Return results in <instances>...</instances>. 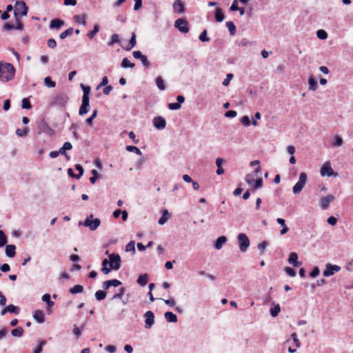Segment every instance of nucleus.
<instances>
[{
  "instance_id": "nucleus-46",
  "label": "nucleus",
  "mask_w": 353,
  "mask_h": 353,
  "mask_svg": "<svg viewBox=\"0 0 353 353\" xmlns=\"http://www.w3.org/2000/svg\"><path fill=\"white\" fill-rule=\"evenodd\" d=\"M126 150L131 152H134L138 155H141V151L136 146L128 145L126 146Z\"/></svg>"
},
{
  "instance_id": "nucleus-40",
  "label": "nucleus",
  "mask_w": 353,
  "mask_h": 353,
  "mask_svg": "<svg viewBox=\"0 0 353 353\" xmlns=\"http://www.w3.org/2000/svg\"><path fill=\"white\" fill-rule=\"evenodd\" d=\"M343 139L339 135H336L334 137V142L332 143V145L334 147H340L343 145Z\"/></svg>"
},
{
  "instance_id": "nucleus-11",
  "label": "nucleus",
  "mask_w": 353,
  "mask_h": 353,
  "mask_svg": "<svg viewBox=\"0 0 353 353\" xmlns=\"http://www.w3.org/2000/svg\"><path fill=\"white\" fill-rule=\"evenodd\" d=\"M68 100V97L66 94L63 93H59L55 97L54 100L53 101V104L61 107H64L66 105Z\"/></svg>"
},
{
  "instance_id": "nucleus-52",
  "label": "nucleus",
  "mask_w": 353,
  "mask_h": 353,
  "mask_svg": "<svg viewBox=\"0 0 353 353\" xmlns=\"http://www.w3.org/2000/svg\"><path fill=\"white\" fill-rule=\"evenodd\" d=\"M199 39L203 42H208L210 41V38L207 35V30H204L199 35Z\"/></svg>"
},
{
  "instance_id": "nucleus-55",
  "label": "nucleus",
  "mask_w": 353,
  "mask_h": 353,
  "mask_svg": "<svg viewBox=\"0 0 353 353\" xmlns=\"http://www.w3.org/2000/svg\"><path fill=\"white\" fill-rule=\"evenodd\" d=\"M156 84L158 88H165L164 81L160 76L156 78Z\"/></svg>"
},
{
  "instance_id": "nucleus-8",
  "label": "nucleus",
  "mask_w": 353,
  "mask_h": 353,
  "mask_svg": "<svg viewBox=\"0 0 353 353\" xmlns=\"http://www.w3.org/2000/svg\"><path fill=\"white\" fill-rule=\"evenodd\" d=\"M321 174L322 176H327L337 175V174H334V172L332 168L331 167V163L330 161H327L323 165V166L321 168Z\"/></svg>"
},
{
  "instance_id": "nucleus-37",
  "label": "nucleus",
  "mask_w": 353,
  "mask_h": 353,
  "mask_svg": "<svg viewBox=\"0 0 353 353\" xmlns=\"http://www.w3.org/2000/svg\"><path fill=\"white\" fill-rule=\"evenodd\" d=\"M42 301L46 302L49 307L54 305V302L50 300V295L49 294H45L42 296Z\"/></svg>"
},
{
  "instance_id": "nucleus-50",
  "label": "nucleus",
  "mask_w": 353,
  "mask_h": 353,
  "mask_svg": "<svg viewBox=\"0 0 353 353\" xmlns=\"http://www.w3.org/2000/svg\"><path fill=\"white\" fill-rule=\"evenodd\" d=\"M308 83L310 85L309 88H316L317 81H316V79L312 75H311L310 77V78L308 79Z\"/></svg>"
},
{
  "instance_id": "nucleus-12",
  "label": "nucleus",
  "mask_w": 353,
  "mask_h": 353,
  "mask_svg": "<svg viewBox=\"0 0 353 353\" xmlns=\"http://www.w3.org/2000/svg\"><path fill=\"white\" fill-rule=\"evenodd\" d=\"M341 267L337 265L327 264L326 270L323 272L324 276H330L333 275L335 272H339Z\"/></svg>"
},
{
  "instance_id": "nucleus-27",
  "label": "nucleus",
  "mask_w": 353,
  "mask_h": 353,
  "mask_svg": "<svg viewBox=\"0 0 353 353\" xmlns=\"http://www.w3.org/2000/svg\"><path fill=\"white\" fill-rule=\"evenodd\" d=\"M121 43V39L118 34H113L110 40L108 43V46H112L114 43Z\"/></svg>"
},
{
  "instance_id": "nucleus-43",
  "label": "nucleus",
  "mask_w": 353,
  "mask_h": 353,
  "mask_svg": "<svg viewBox=\"0 0 353 353\" xmlns=\"http://www.w3.org/2000/svg\"><path fill=\"white\" fill-rule=\"evenodd\" d=\"M106 296V292L103 290H98L95 292L96 299L98 301L103 300Z\"/></svg>"
},
{
  "instance_id": "nucleus-3",
  "label": "nucleus",
  "mask_w": 353,
  "mask_h": 353,
  "mask_svg": "<svg viewBox=\"0 0 353 353\" xmlns=\"http://www.w3.org/2000/svg\"><path fill=\"white\" fill-rule=\"evenodd\" d=\"M28 11V7L24 1H17L15 3V10L14 15L15 18H18L19 15L26 16Z\"/></svg>"
},
{
  "instance_id": "nucleus-58",
  "label": "nucleus",
  "mask_w": 353,
  "mask_h": 353,
  "mask_svg": "<svg viewBox=\"0 0 353 353\" xmlns=\"http://www.w3.org/2000/svg\"><path fill=\"white\" fill-rule=\"evenodd\" d=\"M284 270L286 272V274H288L290 276L293 277L296 276V271L290 267H285Z\"/></svg>"
},
{
  "instance_id": "nucleus-64",
  "label": "nucleus",
  "mask_w": 353,
  "mask_h": 353,
  "mask_svg": "<svg viewBox=\"0 0 353 353\" xmlns=\"http://www.w3.org/2000/svg\"><path fill=\"white\" fill-rule=\"evenodd\" d=\"M262 185H263V179L262 178H259L256 180H255L254 186V188L255 189L260 188L262 187Z\"/></svg>"
},
{
  "instance_id": "nucleus-22",
  "label": "nucleus",
  "mask_w": 353,
  "mask_h": 353,
  "mask_svg": "<svg viewBox=\"0 0 353 353\" xmlns=\"http://www.w3.org/2000/svg\"><path fill=\"white\" fill-rule=\"evenodd\" d=\"M226 241H227V237L226 236H219L216 239V242L214 243L215 248L216 250H220L222 248L223 245L224 243H225Z\"/></svg>"
},
{
  "instance_id": "nucleus-47",
  "label": "nucleus",
  "mask_w": 353,
  "mask_h": 353,
  "mask_svg": "<svg viewBox=\"0 0 353 353\" xmlns=\"http://www.w3.org/2000/svg\"><path fill=\"white\" fill-rule=\"evenodd\" d=\"M126 252H135V242L134 241H130L125 246Z\"/></svg>"
},
{
  "instance_id": "nucleus-15",
  "label": "nucleus",
  "mask_w": 353,
  "mask_h": 353,
  "mask_svg": "<svg viewBox=\"0 0 353 353\" xmlns=\"http://www.w3.org/2000/svg\"><path fill=\"white\" fill-rule=\"evenodd\" d=\"M334 200V196L332 194H329L327 196L323 197L320 201L321 208L323 210H326L328 208L330 203Z\"/></svg>"
},
{
  "instance_id": "nucleus-56",
  "label": "nucleus",
  "mask_w": 353,
  "mask_h": 353,
  "mask_svg": "<svg viewBox=\"0 0 353 353\" xmlns=\"http://www.w3.org/2000/svg\"><path fill=\"white\" fill-rule=\"evenodd\" d=\"M181 105L179 104V103H170L168 104V108L170 110H177L181 108Z\"/></svg>"
},
{
  "instance_id": "nucleus-54",
  "label": "nucleus",
  "mask_w": 353,
  "mask_h": 353,
  "mask_svg": "<svg viewBox=\"0 0 353 353\" xmlns=\"http://www.w3.org/2000/svg\"><path fill=\"white\" fill-rule=\"evenodd\" d=\"M75 169L79 172V174L75 176V178L80 179L81 176L83 174V168L80 164H76Z\"/></svg>"
},
{
  "instance_id": "nucleus-29",
  "label": "nucleus",
  "mask_w": 353,
  "mask_h": 353,
  "mask_svg": "<svg viewBox=\"0 0 353 353\" xmlns=\"http://www.w3.org/2000/svg\"><path fill=\"white\" fill-rule=\"evenodd\" d=\"M74 21L77 23H82L83 25H86V14H83L81 15H75L74 17Z\"/></svg>"
},
{
  "instance_id": "nucleus-5",
  "label": "nucleus",
  "mask_w": 353,
  "mask_h": 353,
  "mask_svg": "<svg viewBox=\"0 0 353 353\" xmlns=\"http://www.w3.org/2000/svg\"><path fill=\"white\" fill-rule=\"evenodd\" d=\"M237 239L240 250L242 252L247 251L250 244L248 236L244 233H240L237 236Z\"/></svg>"
},
{
  "instance_id": "nucleus-19",
  "label": "nucleus",
  "mask_w": 353,
  "mask_h": 353,
  "mask_svg": "<svg viewBox=\"0 0 353 353\" xmlns=\"http://www.w3.org/2000/svg\"><path fill=\"white\" fill-rule=\"evenodd\" d=\"M214 17L216 22H222L225 19V14L221 8H216L214 12Z\"/></svg>"
},
{
  "instance_id": "nucleus-7",
  "label": "nucleus",
  "mask_w": 353,
  "mask_h": 353,
  "mask_svg": "<svg viewBox=\"0 0 353 353\" xmlns=\"http://www.w3.org/2000/svg\"><path fill=\"white\" fill-rule=\"evenodd\" d=\"M110 259V266L114 270H118L121 268V257L118 254L112 253L108 255Z\"/></svg>"
},
{
  "instance_id": "nucleus-9",
  "label": "nucleus",
  "mask_w": 353,
  "mask_h": 353,
  "mask_svg": "<svg viewBox=\"0 0 353 353\" xmlns=\"http://www.w3.org/2000/svg\"><path fill=\"white\" fill-rule=\"evenodd\" d=\"M101 220L98 218L94 219H85L83 225L88 228L91 231H94L100 225Z\"/></svg>"
},
{
  "instance_id": "nucleus-36",
  "label": "nucleus",
  "mask_w": 353,
  "mask_h": 353,
  "mask_svg": "<svg viewBox=\"0 0 353 353\" xmlns=\"http://www.w3.org/2000/svg\"><path fill=\"white\" fill-rule=\"evenodd\" d=\"M74 32L73 28H69L66 30L63 31L59 34V37L61 39H65L68 36L71 35Z\"/></svg>"
},
{
  "instance_id": "nucleus-26",
  "label": "nucleus",
  "mask_w": 353,
  "mask_h": 353,
  "mask_svg": "<svg viewBox=\"0 0 353 353\" xmlns=\"http://www.w3.org/2000/svg\"><path fill=\"white\" fill-rule=\"evenodd\" d=\"M148 282V274H143L139 276L137 279V283L141 286H145Z\"/></svg>"
},
{
  "instance_id": "nucleus-34",
  "label": "nucleus",
  "mask_w": 353,
  "mask_h": 353,
  "mask_svg": "<svg viewBox=\"0 0 353 353\" xmlns=\"http://www.w3.org/2000/svg\"><path fill=\"white\" fill-rule=\"evenodd\" d=\"M121 66L124 68H132L134 67V64L133 63H131L128 58H124L121 61Z\"/></svg>"
},
{
  "instance_id": "nucleus-18",
  "label": "nucleus",
  "mask_w": 353,
  "mask_h": 353,
  "mask_svg": "<svg viewBox=\"0 0 353 353\" xmlns=\"http://www.w3.org/2000/svg\"><path fill=\"white\" fill-rule=\"evenodd\" d=\"M173 9L178 13H183L185 12V8L183 3L181 0H176L173 3Z\"/></svg>"
},
{
  "instance_id": "nucleus-23",
  "label": "nucleus",
  "mask_w": 353,
  "mask_h": 353,
  "mask_svg": "<svg viewBox=\"0 0 353 353\" xmlns=\"http://www.w3.org/2000/svg\"><path fill=\"white\" fill-rule=\"evenodd\" d=\"M165 319L168 322L176 323L177 321V316L172 312H166L164 314Z\"/></svg>"
},
{
  "instance_id": "nucleus-13",
  "label": "nucleus",
  "mask_w": 353,
  "mask_h": 353,
  "mask_svg": "<svg viewBox=\"0 0 353 353\" xmlns=\"http://www.w3.org/2000/svg\"><path fill=\"white\" fill-rule=\"evenodd\" d=\"M133 56L137 59H140L143 66L146 68L150 66V63L148 60V58L145 55L143 54L141 51H134Z\"/></svg>"
},
{
  "instance_id": "nucleus-30",
  "label": "nucleus",
  "mask_w": 353,
  "mask_h": 353,
  "mask_svg": "<svg viewBox=\"0 0 353 353\" xmlns=\"http://www.w3.org/2000/svg\"><path fill=\"white\" fill-rule=\"evenodd\" d=\"M169 212L167 210H163V214L161 218L159 219V224L163 225L165 223L168 219Z\"/></svg>"
},
{
  "instance_id": "nucleus-62",
  "label": "nucleus",
  "mask_w": 353,
  "mask_h": 353,
  "mask_svg": "<svg viewBox=\"0 0 353 353\" xmlns=\"http://www.w3.org/2000/svg\"><path fill=\"white\" fill-rule=\"evenodd\" d=\"M241 122L243 125L248 126L250 124V120L248 116H243L241 119Z\"/></svg>"
},
{
  "instance_id": "nucleus-21",
  "label": "nucleus",
  "mask_w": 353,
  "mask_h": 353,
  "mask_svg": "<svg viewBox=\"0 0 353 353\" xmlns=\"http://www.w3.org/2000/svg\"><path fill=\"white\" fill-rule=\"evenodd\" d=\"M16 247L14 245H8L6 247V254L8 257H14L15 256Z\"/></svg>"
},
{
  "instance_id": "nucleus-59",
  "label": "nucleus",
  "mask_w": 353,
  "mask_h": 353,
  "mask_svg": "<svg viewBox=\"0 0 353 353\" xmlns=\"http://www.w3.org/2000/svg\"><path fill=\"white\" fill-rule=\"evenodd\" d=\"M233 78V74L231 73H228L226 76V78L223 81L222 84L223 86H228L230 83V80Z\"/></svg>"
},
{
  "instance_id": "nucleus-4",
  "label": "nucleus",
  "mask_w": 353,
  "mask_h": 353,
  "mask_svg": "<svg viewBox=\"0 0 353 353\" xmlns=\"http://www.w3.org/2000/svg\"><path fill=\"white\" fill-rule=\"evenodd\" d=\"M307 179V175L305 172H301L299 175L298 182L293 187V192L296 194L301 192L304 188Z\"/></svg>"
},
{
  "instance_id": "nucleus-42",
  "label": "nucleus",
  "mask_w": 353,
  "mask_h": 353,
  "mask_svg": "<svg viewBox=\"0 0 353 353\" xmlns=\"http://www.w3.org/2000/svg\"><path fill=\"white\" fill-rule=\"evenodd\" d=\"M44 84L47 87L54 88L56 86L55 81H52L50 77H47L44 79Z\"/></svg>"
},
{
  "instance_id": "nucleus-24",
  "label": "nucleus",
  "mask_w": 353,
  "mask_h": 353,
  "mask_svg": "<svg viewBox=\"0 0 353 353\" xmlns=\"http://www.w3.org/2000/svg\"><path fill=\"white\" fill-rule=\"evenodd\" d=\"M276 222L281 225V228H283L280 231L281 234L283 235V234H286L288 232V231L289 230V228L285 225V220L281 218H278L276 219Z\"/></svg>"
},
{
  "instance_id": "nucleus-49",
  "label": "nucleus",
  "mask_w": 353,
  "mask_h": 353,
  "mask_svg": "<svg viewBox=\"0 0 353 353\" xmlns=\"http://www.w3.org/2000/svg\"><path fill=\"white\" fill-rule=\"evenodd\" d=\"M316 36L320 39H325L327 38V33L324 30H319L316 32Z\"/></svg>"
},
{
  "instance_id": "nucleus-44",
  "label": "nucleus",
  "mask_w": 353,
  "mask_h": 353,
  "mask_svg": "<svg viewBox=\"0 0 353 353\" xmlns=\"http://www.w3.org/2000/svg\"><path fill=\"white\" fill-rule=\"evenodd\" d=\"M6 310L10 313H14L16 314L19 313V308L14 305H9L6 307Z\"/></svg>"
},
{
  "instance_id": "nucleus-17",
  "label": "nucleus",
  "mask_w": 353,
  "mask_h": 353,
  "mask_svg": "<svg viewBox=\"0 0 353 353\" xmlns=\"http://www.w3.org/2000/svg\"><path fill=\"white\" fill-rule=\"evenodd\" d=\"M64 25V21L59 18L53 19L50 23V28L51 29H59L62 26Z\"/></svg>"
},
{
  "instance_id": "nucleus-63",
  "label": "nucleus",
  "mask_w": 353,
  "mask_h": 353,
  "mask_svg": "<svg viewBox=\"0 0 353 353\" xmlns=\"http://www.w3.org/2000/svg\"><path fill=\"white\" fill-rule=\"evenodd\" d=\"M291 336L296 345V347H299L301 346V343H300L299 339L297 338V334L296 333H292L291 334Z\"/></svg>"
},
{
  "instance_id": "nucleus-51",
  "label": "nucleus",
  "mask_w": 353,
  "mask_h": 353,
  "mask_svg": "<svg viewBox=\"0 0 353 353\" xmlns=\"http://www.w3.org/2000/svg\"><path fill=\"white\" fill-rule=\"evenodd\" d=\"M21 107L23 109H30L32 108L31 103L28 98L23 99Z\"/></svg>"
},
{
  "instance_id": "nucleus-45",
  "label": "nucleus",
  "mask_w": 353,
  "mask_h": 353,
  "mask_svg": "<svg viewBox=\"0 0 353 353\" xmlns=\"http://www.w3.org/2000/svg\"><path fill=\"white\" fill-rule=\"evenodd\" d=\"M92 176H91L90 178V181L91 183L94 184V183H95L96 181L98 179H99L100 174H99V172L96 170H92Z\"/></svg>"
},
{
  "instance_id": "nucleus-32",
  "label": "nucleus",
  "mask_w": 353,
  "mask_h": 353,
  "mask_svg": "<svg viewBox=\"0 0 353 353\" xmlns=\"http://www.w3.org/2000/svg\"><path fill=\"white\" fill-rule=\"evenodd\" d=\"M83 292V287L81 285H75L73 288L70 289V292L72 294L81 293Z\"/></svg>"
},
{
  "instance_id": "nucleus-57",
  "label": "nucleus",
  "mask_w": 353,
  "mask_h": 353,
  "mask_svg": "<svg viewBox=\"0 0 353 353\" xmlns=\"http://www.w3.org/2000/svg\"><path fill=\"white\" fill-rule=\"evenodd\" d=\"M268 246V242L265 241H262L261 243L258 245V249L261 251V254H263L264 253V250Z\"/></svg>"
},
{
  "instance_id": "nucleus-2",
  "label": "nucleus",
  "mask_w": 353,
  "mask_h": 353,
  "mask_svg": "<svg viewBox=\"0 0 353 353\" xmlns=\"http://www.w3.org/2000/svg\"><path fill=\"white\" fill-rule=\"evenodd\" d=\"M83 95L82 97V103L79 108V114L83 115L89 112L90 110V93L91 90H83Z\"/></svg>"
},
{
  "instance_id": "nucleus-53",
  "label": "nucleus",
  "mask_w": 353,
  "mask_h": 353,
  "mask_svg": "<svg viewBox=\"0 0 353 353\" xmlns=\"http://www.w3.org/2000/svg\"><path fill=\"white\" fill-rule=\"evenodd\" d=\"M29 130L28 129V128H25L23 130H21V129H17L16 130V134L19 136V137H26L27 136Z\"/></svg>"
},
{
  "instance_id": "nucleus-61",
  "label": "nucleus",
  "mask_w": 353,
  "mask_h": 353,
  "mask_svg": "<svg viewBox=\"0 0 353 353\" xmlns=\"http://www.w3.org/2000/svg\"><path fill=\"white\" fill-rule=\"evenodd\" d=\"M48 46L51 49L57 47V41L54 39H49L47 41Z\"/></svg>"
},
{
  "instance_id": "nucleus-25",
  "label": "nucleus",
  "mask_w": 353,
  "mask_h": 353,
  "mask_svg": "<svg viewBox=\"0 0 353 353\" xmlns=\"http://www.w3.org/2000/svg\"><path fill=\"white\" fill-rule=\"evenodd\" d=\"M33 317L39 323H42L45 321L43 312L41 310H37L33 314Z\"/></svg>"
},
{
  "instance_id": "nucleus-48",
  "label": "nucleus",
  "mask_w": 353,
  "mask_h": 353,
  "mask_svg": "<svg viewBox=\"0 0 353 353\" xmlns=\"http://www.w3.org/2000/svg\"><path fill=\"white\" fill-rule=\"evenodd\" d=\"M6 243L7 236L2 230H0V248L3 247Z\"/></svg>"
},
{
  "instance_id": "nucleus-10",
  "label": "nucleus",
  "mask_w": 353,
  "mask_h": 353,
  "mask_svg": "<svg viewBox=\"0 0 353 353\" xmlns=\"http://www.w3.org/2000/svg\"><path fill=\"white\" fill-rule=\"evenodd\" d=\"M145 318V327L150 329L154 323V314L153 312L149 310L147 311L144 314Z\"/></svg>"
},
{
  "instance_id": "nucleus-6",
  "label": "nucleus",
  "mask_w": 353,
  "mask_h": 353,
  "mask_svg": "<svg viewBox=\"0 0 353 353\" xmlns=\"http://www.w3.org/2000/svg\"><path fill=\"white\" fill-rule=\"evenodd\" d=\"M174 27L182 33L189 32L188 22L185 19L180 18L175 21Z\"/></svg>"
},
{
  "instance_id": "nucleus-35",
  "label": "nucleus",
  "mask_w": 353,
  "mask_h": 353,
  "mask_svg": "<svg viewBox=\"0 0 353 353\" xmlns=\"http://www.w3.org/2000/svg\"><path fill=\"white\" fill-rule=\"evenodd\" d=\"M108 83V79L107 77H103L100 83H99L96 88H101L103 86H106L105 88H113L112 85H107Z\"/></svg>"
},
{
  "instance_id": "nucleus-1",
  "label": "nucleus",
  "mask_w": 353,
  "mask_h": 353,
  "mask_svg": "<svg viewBox=\"0 0 353 353\" xmlns=\"http://www.w3.org/2000/svg\"><path fill=\"white\" fill-rule=\"evenodd\" d=\"M16 70L12 64L6 62H0V80L7 82L14 77Z\"/></svg>"
},
{
  "instance_id": "nucleus-31",
  "label": "nucleus",
  "mask_w": 353,
  "mask_h": 353,
  "mask_svg": "<svg viewBox=\"0 0 353 353\" xmlns=\"http://www.w3.org/2000/svg\"><path fill=\"white\" fill-rule=\"evenodd\" d=\"M99 26L96 24L94 26V28H93V30L90 32H89L88 34H87V37L90 39H93L95 35L99 32Z\"/></svg>"
},
{
  "instance_id": "nucleus-28",
  "label": "nucleus",
  "mask_w": 353,
  "mask_h": 353,
  "mask_svg": "<svg viewBox=\"0 0 353 353\" xmlns=\"http://www.w3.org/2000/svg\"><path fill=\"white\" fill-rule=\"evenodd\" d=\"M272 305H274V307L270 308V314L272 317H276L280 312L281 307L279 304L275 305L274 302L272 303Z\"/></svg>"
},
{
  "instance_id": "nucleus-33",
  "label": "nucleus",
  "mask_w": 353,
  "mask_h": 353,
  "mask_svg": "<svg viewBox=\"0 0 353 353\" xmlns=\"http://www.w3.org/2000/svg\"><path fill=\"white\" fill-rule=\"evenodd\" d=\"M226 27L228 28V30L230 33L231 35H234L235 33H236V26L234 25V23L232 22V21H227L226 23Z\"/></svg>"
},
{
  "instance_id": "nucleus-38",
  "label": "nucleus",
  "mask_w": 353,
  "mask_h": 353,
  "mask_svg": "<svg viewBox=\"0 0 353 353\" xmlns=\"http://www.w3.org/2000/svg\"><path fill=\"white\" fill-rule=\"evenodd\" d=\"M23 329L21 327H18L17 328H15L12 330L11 334L13 336L15 337H20L23 335Z\"/></svg>"
},
{
  "instance_id": "nucleus-60",
  "label": "nucleus",
  "mask_w": 353,
  "mask_h": 353,
  "mask_svg": "<svg viewBox=\"0 0 353 353\" xmlns=\"http://www.w3.org/2000/svg\"><path fill=\"white\" fill-rule=\"evenodd\" d=\"M97 110H94L93 111L92 114L91 115V117H90L89 118H88L86 119L87 123L89 124L90 125H92V121L97 117Z\"/></svg>"
},
{
  "instance_id": "nucleus-41",
  "label": "nucleus",
  "mask_w": 353,
  "mask_h": 353,
  "mask_svg": "<svg viewBox=\"0 0 353 353\" xmlns=\"http://www.w3.org/2000/svg\"><path fill=\"white\" fill-rule=\"evenodd\" d=\"M46 344V341L45 340H41L39 342V345L37 347L34 349L33 353H41L43 350V347Z\"/></svg>"
},
{
  "instance_id": "nucleus-39",
  "label": "nucleus",
  "mask_w": 353,
  "mask_h": 353,
  "mask_svg": "<svg viewBox=\"0 0 353 353\" xmlns=\"http://www.w3.org/2000/svg\"><path fill=\"white\" fill-rule=\"evenodd\" d=\"M125 288H121L119 290V292L113 295V296L112 297V300L121 299L122 296L125 294Z\"/></svg>"
},
{
  "instance_id": "nucleus-20",
  "label": "nucleus",
  "mask_w": 353,
  "mask_h": 353,
  "mask_svg": "<svg viewBox=\"0 0 353 353\" xmlns=\"http://www.w3.org/2000/svg\"><path fill=\"white\" fill-rule=\"evenodd\" d=\"M137 43L136 41V34L134 32L132 34L131 38L129 41L128 45L126 47L123 46L121 45V46L125 50L130 51L132 48H133Z\"/></svg>"
},
{
  "instance_id": "nucleus-14",
  "label": "nucleus",
  "mask_w": 353,
  "mask_h": 353,
  "mask_svg": "<svg viewBox=\"0 0 353 353\" xmlns=\"http://www.w3.org/2000/svg\"><path fill=\"white\" fill-rule=\"evenodd\" d=\"M152 123L154 126L158 130H163L166 125L165 119L161 116L154 117Z\"/></svg>"
},
{
  "instance_id": "nucleus-16",
  "label": "nucleus",
  "mask_w": 353,
  "mask_h": 353,
  "mask_svg": "<svg viewBox=\"0 0 353 353\" xmlns=\"http://www.w3.org/2000/svg\"><path fill=\"white\" fill-rule=\"evenodd\" d=\"M289 263L293 265L294 267H300L302 263L298 261V254L296 252H291L288 258Z\"/></svg>"
}]
</instances>
